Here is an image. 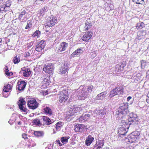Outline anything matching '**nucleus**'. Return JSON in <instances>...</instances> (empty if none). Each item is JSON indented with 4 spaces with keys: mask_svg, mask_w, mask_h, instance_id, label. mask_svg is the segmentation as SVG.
Returning a JSON list of instances; mask_svg holds the SVG:
<instances>
[{
    "mask_svg": "<svg viewBox=\"0 0 149 149\" xmlns=\"http://www.w3.org/2000/svg\"><path fill=\"white\" fill-rule=\"evenodd\" d=\"M128 104H123L117 109L116 113L115 116L118 119L124 118L127 114L129 113Z\"/></svg>",
    "mask_w": 149,
    "mask_h": 149,
    "instance_id": "nucleus-1",
    "label": "nucleus"
},
{
    "mask_svg": "<svg viewBox=\"0 0 149 149\" xmlns=\"http://www.w3.org/2000/svg\"><path fill=\"white\" fill-rule=\"evenodd\" d=\"M93 88L92 85L88 86L87 87L84 88L83 86H80L78 89L79 96L78 98L80 100H84L87 95L91 92Z\"/></svg>",
    "mask_w": 149,
    "mask_h": 149,
    "instance_id": "nucleus-2",
    "label": "nucleus"
},
{
    "mask_svg": "<svg viewBox=\"0 0 149 149\" xmlns=\"http://www.w3.org/2000/svg\"><path fill=\"white\" fill-rule=\"evenodd\" d=\"M140 135V133L139 132L134 131L127 137H125L124 141L127 144L134 143L136 141H137L139 139Z\"/></svg>",
    "mask_w": 149,
    "mask_h": 149,
    "instance_id": "nucleus-3",
    "label": "nucleus"
},
{
    "mask_svg": "<svg viewBox=\"0 0 149 149\" xmlns=\"http://www.w3.org/2000/svg\"><path fill=\"white\" fill-rule=\"evenodd\" d=\"M81 110V109L80 107H75L74 106L70 107V109L66 116V120L68 121H71L77 115V113Z\"/></svg>",
    "mask_w": 149,
    "mask_h": 149,
    "instance_id": "nucleus-4",
    "label": "nucleus"
},
{
    "mask_svg": "<svg viewBox=\"0 0 149 149\" xmlns=\"http://www.w3.org/2000/svg\"><path fill=\"white\" fill-rule=\"evenodd\" d=\"M127 121L126 120V121H125V120H122V126L119 128L118 130L119 136L123 138L125 136L130 127V124L127 123Z\"/></svg>",
    "mask_w": 149,
    "mask_h": 149,
    "instance_id": "nucleus-5",
    "label": "nucleus"
},
{
    "mask_svg": "<svg viewBox=\"0 0 149 149\" xmlns=\"http://www.w3.org/2000/svg\"><path fill=\"white\" fill-rule=\"evenodd\" d=\"M123 120L125 121H126V120H127V123H130V125L132 124L131 123L134 124H138L139 119L137 115L132 112L130 113L128 120Z\"/></svg>",
    "mask_w": 149,
    "mask_h": 149,
    "instance_id": "nucleus-6",
    "label": "nucleus"
},
{
    "mask_svg": "<svg viewBox=\"0 0 149 149\" xmlns=\"http://www.w3.org/2000/svg\"><path fill=\"white\" fill-rule=\"evenodd\" d=\"M59 95V101L60 103L65 102L68 98V93L66 90L60 91Z\"/></svg>",
    "mask_w": 149,
    "mask_h": 149,
    "instance_id": "nucleus-7",
    "label": "nucleus"
},
{
    "mask_svg": "<svg viewBox=\"0 0 149 149\" xmlns=\"http://www.w3.org/2000/svg\"><path fill=\"white\" fill-rule=\"evenodd\" d=\"M123 92V88L122 87H117L111 91L109 97H112L116 95H120Z\"/></svg>",
    "mask_w": 149,
    "mask_h": 149,
    "instance_id": "nucleus-8",
    "label": "nucleus"
},
{
    "mask_svg": "<svg viewBox=\"0 0 149 149\" xmlns=\"http://www.w3.org/2000/svg\"><path fill=\"white\" fill-rule=\"evenodd\" d=\"M54 65L52 63L45 64L43 68V70L45 72L49 74H52L54 69Z\"/></svg>",
    "mask_w": 149,
    "mask_h": 149,
    "instance_id": "nucleus-9",
    "label": "nucleus"
},
{
    "mask_svg": "<svg viewBox=\"0 0 149 149\" xmlns=\"http://www.w3.org/2000/svg\"><path fill=\"white\" fill-rule=\"evenodd\" d=\"M28 107L30 109H35L38 106V103L36 100L33 99H29L27 102Z\"/></svg>",
    "mask_w": 149,
    "mask_h": 149,
    "instance_id": "nucleus-10",
    "label": "nucleus"
},
{
    "mask_svg": "<svg viewBox=\"0 0 149 149\" xmlns=\"http://www.w3.org/2000/svg\"><path fill=\"white\" fill-rule=\"evenodd\" d=\"M57 21V18L53 16H51L48 18L47 22L45 24L46 28H49L54 25Z\"/></svg>",
    "mask_w": 149,
    "mask_h": 149,
    "instance_id": "nucleus-11",
    "label": "nucleus"
},
{
    "mask_svg": "<svg viewBox=\"0 0 149 149\" xmlns=\"http://www.w3.org/2000/svg\"><path fill=\"white\" fill-rule=\"evenodd\" d=\"M26 84V83L25 82L24 80H19L17 83L16 88L19 91H22L24 90Z\"/></svg>",
    "mask_w": 149,
    "mask_h": 149,
    "instance_id": "nucleus-12",
    "label": "nucleus"
},
{
    "mask_svg": "<svg viewBox=\"0 0 149 149\" xmlns=\"http://www.w3.org/2000/svg\"><path fill=\"white\" fill-rule=\"evenodd\" d=\"M74 127V130L76 132H82L84 131L86 129H88L86 126L83 124H77Z\"/></svg>",
    "mask_w": 149,
    "mask_h": 149,
    "instance_id": "nucleus-13",
    "label": "nucleus"
},
{
    "mask_svg": "<svg viewBox=\"0 0 149 149\" xmlns=\"http://www.w3.org/2000/svg\"><path fill=\"white\" fill-rule=\"evenodd\" d=\"M19 73L22 74L24 77H29L31 74V71L29 68L24 67L21 68Z\"/></svg>",
    "mask_w": 149,
    "mask_h": 149,
    "instance_id": "nucleus-14",
    "label": "nucleus"
},
{
    "mask_svg": "<svg viewBox=\"0 0 149 149\" xmlns=\"http://www.w3.org/2000/svg\"><path fill=\"white\" fill-rule=\"evenodd\" d=\"M44 41L42 40L38 42L37 43L35 48L36 50L38 52H40L42 50L44 49L45 46Z\"/></svg>",
    "mask_w": 149,
    "mask_h": 149,
    "instance_id": "nucleus-15",
    "label": "nucleus"
},
{
    "mask_svg": "<svg viewBox=\"0 0 149 149\" xmlns=\"http://www.w3.org/2000/svg\"><path fill=\"white\" fill-rule=\"evenodd\" d=\"M68 46V44L65 42H62L56 48V50L59 52L65 51Z\"/></svg>",
    "mask_w": 149,
    "mask_h": 149,
    "instance_id": "nucleus-16",
    "label": "nucleus"
},
{
    "mask_svg": "<svg viewBox=\"0 0 149 149\" xmlns=\"http://www.w3.org/2000/svg\"><path fill=\"white\" fill-rule=\"evenodd\" d=\"M93 33L91 31H88L86 33L82 38V40L85 41H87L91 37Z\"/></svg>",
    "mask_w": 149,
    "mask_h": 149,
    "instance_id": "nucleus-17",
    "label": "nucleus"
},
{
    "mask_svg": "<svg viewBox=\"0 0 149 149\" xmlns=\"http://www.w3.org/2000/svg\"><path fill=\"white\" fill-rule=\"evenodd\" d=\"M43 112L49 116H51L53 115L52 110L51 108L48 107H45L43 108Z\"/></svg>",
    "mask_w": 149,
    "mask_h": 149,
    "instance_id": "nucleus-18",
    "label": "nucleus"
},
{
    "mask_svg": "<svg viewBox=\"0 0 149 149\" xmlns=\"http://www.w3.org/2000/svg\"><path fill=\"white\" fill-rule=\"evenodd\" d=\"M86 139L85 144L87 146H89L93 141L94 138L91 135H89Z\"/></svg>",
    "mask_w": 149,
    "mask_h": 149,
    "instance_id": "nucleus-19",
    "label": "nucleus"
},
{
    "mask_svg": "<svg viewBox=\"0 0 149 149\" xmlns=\"http://www.w3.org/2000/svg\"><path fill=\"white\" fill-rule=\"evenodd\" d=\"M126 65L125 63H122L121 64L117 65L116 67V71L120 72L123 69V68Z\"/></svg>",
    "mask_w": 149,
    "mask_h": 149,
    "instance_id": "nucleus-20",
    "label": "nucleus"
},
{
    "mask_svg": "<svg viewBox=\"0 0 149 149\" xmlns=\"http://www.w3.org/2000/svg\"><path fill=\"white\" fill-rule=\"evenodd\" d=\"M98 143L97 145V143L95 145L94 149H101L103 146L104 143V140H99L98 141Z\"/></svg>",
    "mask_w": 149,
    "mask_h": 149,
    "instance_id": "nucleus-21",
    "label": "nucleus"
},
{
    "mask_svg": "<svg viewBox=\"0 0 149 149\" xmlns=\"http://www.w3.org/2000/svg\"><path fill=\"white\" fill-rule=\"evenodd\" d=\"M83 52V51L82 50L81 48L78 49L77 50H75V52H73L71 55L72 57H74L78 55H79L80 54H81Z\"/></svg>",
    "mask_w": 149,
    "mask_h": 149,
    "instance_id": "nucleus-22",
    "label": "nucleus"
},
{
    "mask_svg": "<svg viewBox=\"0 0 149 149\" xmlns=\"http://www.w3.org/2000/svg\"><path fill=\"white\" fill-rule=\"evenodd\" d=\"M107 92L105 91L98 94L96 97L95 99L97 100H102L105 97Z\"/></svg>",
    "mask_w": 149,
    "mask_h": 149,
    "instance_id": "nucleus-23",
    "label": "nucleus"
},
{
    "mask_svg": "<svg viewBox=\"0 0 149 149\" xmlns=\"http://www.w3.org/2000/svg\"><path fill=\"white\" fill-rule=\"evenodd\" d=\"M28 10L27 9L24 10L22 11L19 13L18 15V19L19 20H21L22 17L26 14H27Z\"/></svg>",
    "mask_w": 149,
    "mask_h": 149,
    "instance_id": "nucleus-24",
    "label": "nucleus"
},
{
    "mask_svg": "<svg viewBox=\"0 0 149 149\" xmlns=\"http://www.w3.org/2000/svg\"><path fill=\"white\" fill-rule=\"evenodd\" d=\"M41 120H43L44 122L47 125H49L51 123V120L49 118L46 116H42Z\"/></svg>",
    "mask_w": 149,
    "mask_h": 149,
    "instance_id": "nucleus-25",
    "label": "nucleus"
},
{
    "mask_svg": "<svg viewBox=\"0 0 149 149\" xmlns=\"http://www.w3.org/2000/svg\"><path fill=\"white\" fill-rule=\"evenodd\" d=\"M70 137L68 136H62L61 139L60 140L63 145L67 143L68 141V140L70 139Z\"/></svg>",
    "mask_w": 149,
    "mask_h": 149,
    "instance_id": "nucleus-26",
    "label": "nucleus"
},
{
    "mask_svg": "<svg viewBox=\"0 0 149 149\" xmlns=\"http://www.w3.org/2000/svg\"><path fill=\"white\" fill-rule=\"evenodd\" d=\"M43 81H42L43 84L46 86H48L50 83V78L49 77H46L45 78L43 79Z\"/></svg>",
    "mask_w": 149,
    "mask_h": 149,
    "instance_id": "nucleus-27",
    "label": "nucleus"
},
{
    "mask_svg": "<svg viewBox=\"0 0 149 149\" xmlns=\"http://www.w3.org/2000/svg\"><path fill=\"white\" fill-rule=\"evenodd\" d=\"M19 107L24 106L26 104V102L23 98L20 97L19 100L17 102Z\"/></svg>",
    "mask_w": 149,
    "mask_h": 149,
    "instance_id": "nucleus-28",
    "label": "nucleus"
},
{
    "mask_svg": "<svg viewBox=\"0 0 149 149\" xmlns=\"http://www.w3.org/2000/svg\"><path fill=\"white\" fill-rule=\"evenodd\" d=\"M33 124L37 126H41L42 125V123L41 121L38 118H36L32 121Z\"/></svg>",
    "mask_w": 149,
    "mask_h": 149,
    "instance_id": "nucleus-29",
    "label": "nucleus"
},
{
    "mask_svg": "<svg viewBox=\"0 0 149 149\" xmlns=\"http://www.w3.org/2000/svg\"><path fill=\"white\" fill-rule=\"evenodd\" d=\"M11 89V86L9 84H8L4 86L3 90L5 92H8Z\"/></svg>",
    "mask_w": 149,
    "mask_h": 149,
    "instance_id": "nucleus-30",
    "label": "nucleus"
},
{
    "mask_svg": "<svg viewBox=\"0 0 149 149\" xmlns=\"http://www.w3.org/2000/svg\"><path fill=\"white\" fill-rule=\"evenodd\" d=\"M68 70V67L66 66L65 67V65L62 67V68L60 70L59 73L62 74H65Z\"/></svg>",
    "mask_w": 149,
    "mask_h": 149,
    "instance_id": "nucleus-31",
    "label": "nucleus"
},
{
    "mask_svg": "<svg viewBox=\"0 0 149 149\" xmlns=\"http://www.w3.org/2000/svg\"><path fill=\"white\" fill-rule=\"evenodd\" d=\"M147 0H133L132 1L137 4L144 5L147 2Z\"/></svg>",
    "mask_w": 149,
    "mask_h": 149,
    "instance_id": "nucleus-32",
    "label": "nucleus"
},
{
    "mask_svg": "<svg viewBox=\"0 0 149 149\" xmlns=\"http://www.w3.org/2000/svg\"><path fill=\"white\" fill-rule=\"evenodd\" d=\"M97 114L100 115H103L106 114V109H103L98 110L96 112Z\"/></svg>",
    "mask_w": 149,
    "mask_h": 149,
    "instance_id": "nucleus-33",
    "label": "nucleus"
},
{
    "mask_svg": "<svg viewBox=\"0 0 149 149\" xmlns=\"http://www.w3.org/2000/svg\"><path fill=\"white\" fill-rule=\"evenodd\" d=\"M34 134L36 136H42L44 135V132L42 131H34Z\"/></svg>",
    "mask_w": 149,
    "mask_h": 149,
    "instance_id": "nucleus-34",
    "label": "nucleus"
},
{
    "mask_svg": "<svg viewBox=\"0 0 149 149\" xmlns=\"http://www.w3.org/2000/svg\"><path fill=\"white\" fill-rule=\"evenodd\" d=\"M86 26L85 28L86 30H88L92 26V24L91 22H88V20H86L85 23Z\"/></svg>",
    "mask_w": 149,
    "mask_h": 149,
    "instance_id": "nucleus-35",
    "label": "nucleus"
},
{
    "mask_svg": "<svg viewBox=\"0 0 149 149\" xmlns=\"http://www.w3.org/2000/svg\"><path fill=\"white\" fill-rule=\"evenodd\" d=\"M33 21L32 20H29L27 21V24L25 27V29H27L30 28L32 25Z\"/></svg>",
    "mask_w": 149,
    "mask_h": 149,
    "instance_id": "nucleus-36",
    "label": "nucleus"
},
{
    "mask_svg": "<svg viewBox=\"0 0 149 149\" xmlns=\"http://www.w3.org/2000/svg\"><path fill=\"white\" fill-rule=\"evenodd\" d=\"M62 126V122H59L56 124V128L57 131H59L60 130L61 127Z\"/></svg>",
    "mask_w": 149,
    "mask_h": 149,
    "instance_id": "nucleus-37",
    "label": "nucleus"
},
{
    "mask_svg": "<svg viewBox=\"0 0 149 149\" xmlns=\"http://www.w3.org/2000/svg\"><path fill=\"white\" fill-rule=\"evenodd\" d=\"M84 119L86 121H87L88 119H89L91 115L89 113H85L83 114L82 115Z\"/></svg>",
    "mask_w": 149,
    "mask_h": 149,
    "instance_id": "nucleus-38",
    "label": "nucleus"
},
{
    "mask_svg": "<svg viewBox=\"0 0 149 149\" xmlns=\"http://www.w3.org/2000/svg\"><path fill=\"white\" fill-rule=\"evenodd\" d=\"M19 108L22 112H24L26 114L29 111L26 108L24 107V106H19Z\"/></svg>",
    "mask_w": 149,
    "mask_h": 149,
    "instance_id": "nucleus-39",
    "label": "nucleus"
},
{
    "mask_svg": "<svg viewBox=\"0 0 149 149\" xmlns=\"http://www.w3.org/2000/svg\"><path fill=\"white\" fill-rule=\"evenodd\" d=\"M140 63L141 68L143 69L146 66L147 63L146 61L142 60L140 61Z\"/></svg>",
    "mask_w": 149,
    "mask_h": 149,
    "instance_id": "nucleus-40",
    "label": "nucleus"
},
{
    "mask_svg": "<svg viewBox=\"0 0 149 149\" xmlns=\"http://www.w3.org/2000/svg\"><path fill=\"white\" fill-rule=\"evenodd\" d=\"M20 61V59L19 56H16L13 60V62L15 64L18 63Z\"/></svg>",
    "mask_w": 149,
    "mask_h": 149,
    "instance_id": "nucleus-41",
    "label": "nucleus"
},
{
    "mask_svg": "<svg viewBox=\"0 0 149 149\" xmlns=\"http://www.w3.org/2000/svg\"><path fill=\"white\" fill-rule=\"evenodd\" d=\"M144 24L143 22H139L138 23L136 26V28L137 29H142L144 26Z\"/></svg>",
    "mask_w": 149,
    "mask_h": 149,
    "instance_id": "nucleus-42",
    "label": "nucleus"
},
{
    "mask_svg": "<svg viewBox=\"0 0 149 149\" xmlns=\"http://www.w3.org/2000/svg\"><path fill=\"white\" fill-rule=\"evenodd\" d=\"M40 34V31L39 30H36L33 33V34L32 35V36L33 37H35L36 36H38Z\"/></svg>",
    "mask_w": 149,
    "mask_h": 149,
    "instance_id": "nucleus-43",
    "label": "nucleus"
},
{
    "mask_svg": "<svg viewBox=\"0 0 149 149\" xmlns=\"http://www.w3.org/2000/svg\"><path fill=\"white\" fill-rule=\"evenodd\" d=\"M77 120L79 122L81 123H83L85 122L86 121L84 118L83 117H82V116H80L79 119H77Z\"/></svg>",
    "mask_w": 149,
    "mask_h": 149,
    "instance_id": "nucleus-44",
    "label": "nucleus"
},
{
    "mask_svg": "<svg viewBox=\"0 0 149 149\" xmlns=\"http://www.w3.org/2000/svg\"><path fill=\"white\" fill-rule=\"evenodd\" d=\"M33 49L32 48L29 51V52H28L26 53H25V57H28L30 55V53H32L33 51Z\"/></svg>",
    "mask_w": 149,
    "mask_h": 149,
    "instance_id": "nucleus-45",
    "label": "nucleus"
},
{
    "mask_svg": "<svg viewBox=\"0 0 149 149\" xmlns=\"http://www.w3.org/2000/svg\"><path fill=\"white\" fill-rule=\"evenodd\" d=\"M6 7L4 5L2 6L0 8V11L1 12H3V11L5 12L7 11V10H6Z\"/></svg>",
    "mask_w": 149,
    "mask_h": 149,
    "instance_id": "nucleus-46",
    "label": "nucleus"
},
{
    "mask_svg": "<svg viewBox=\"0 0 149 149\" xmlns=\"http://www.w3.org/2000/svg\"><path fill=\"white\" fill-rule=\"evenodd\" d=\"M11 5V2L10 1H8L6 2V4H5V6L6 7L8 8L10 7V6Z\"/></svg>",
    "mask_w": 149,
    "mask_h": 149,
    "instance_id": "nucleus-47",
    "label": "nucleus"
},
{
    "mask_svg": "<svg viewBox=\"0 0 149 149\" xmlns=\"http://www.w3.org/2000/svg\"><path fill=\"white\" fill-rule=\"evenodd\" d=\"M7 93V92H4L2 93V94L3 97H7L8 96L9 94L8 93Z\"/></svg>",
    "mask_w": 149,
    "mask_h": 149,
    "instance_id": "nucleus-48",
    "label": "nucleus"
},
{
    "mask_svg": "<svg viewBox=\"0 0 149 149\" xmlns=\"http://www.w3.org/2000/svg\"><path fill=\"white\" fill-rule=\"evenodd\" d=\"M6 75L7 76H10L12 75L13 74V73L12 72H9V70L5 72Z\"/></svg>",
    "mask_w": 149,
    "mask_h": 149,
    "instance_id": "nucleus-49",
    "label": "nucleus"
},
{
    "mask_svg": "<svg viewBox=\"0 0 149 149\" xmlns=\"http://www.w3.org/2000/svg\"><path fill=\"white\" fill-rule=\"evenodd\" d=\"M56 143L58 144L60 146H62L63 145V144H62L61 143L59 140H56Z\"/></svg>",
    "mask_w": 149,
    "mask_h": 149,
    "instance_id": "nucleus-50",
    "label": "nucleus"
},
{
    "mask_svg": "<svg viewBox=\"0 0 149 149\" xmlns=\"http://www.w3.org/2000/svg\"><path fill=\"white\" fill-rule=\"evenodd\" d=\"M22 137L25 139H27L28 137L27 136V134L25 133H23L22 135Z\"/></svg>",
    "mask_w": 149,
    "mask_h": 149,
    "instance_id": "nucleus-51",
    "label": "nucleus"
},
{
    "mask_svg": "<svg viewBox=\"0 0 149 149\" xmlns=\"http://www.w3.org/2000/svg\"><path fill=\"white\" fill-rule=\"evenodd\" d=\"M42 1L40 0H36L35 3L37 4H41Z\"/></svg>",
    "mask_w": 149,
    "mask_h": 149,
    "instance_id": "nucleus-52",
    "label": "nucleus"
},
{
    "mask_svg": "<svg viewBox=\"0 0 149 149\" xmlns=\"http://www.w3.org/2000/svg\"><path fill=\"white\" fill-rule=\"evenodd\" d=\"M45 12L42 9H41L40 11L39 14H40V16H42L44 14V13Z\"/></svg>",
    "mask_w": 149,
    "mask_h": 149,
    "instance_id": "nucleus-53",
    "label": "nucleus"
},
{
    "mask_svg": "<svg viewBox=\"0 0 149 149\" xmlns=\"http://www.w3.org/2000/svg\"><path fill=\"white\" fill-rule=\"evenodd\" d=\"M33 42H31L28 44L27 47L29 48L31 47L33 44Z\"/></svg>",
    "mask_w": 149,
    "mask_h": 149,
    "instance_id": "nucleus-54",
    "label": "nucleus"
},
{
    "mask_svg": "<svg viewBox=\"0 0 149 149\" xmlns=\"http://www.w3.org/2000/svg\"><path fill=\"white\" fill-rule=\"evenodd\" d=\"M15 119L14 120H11V119H10L8 121V122L11 125L15 122Z\"/></svg>",
    "mask_w": 149,
    "mask_h": 149,
    "instance_id": "nucleus-55",
    "label": "nucleus"
},
{
    "mask_svg": "<svg viewBox=\"0 0 149 149\" xmlns=\"http://www.w3.org/2000/svg\"><path fill=\"white\" fill-rule=\"evenodd\" d=\"M3 70L5 72L8 71L9 70H8L7 66L6 65L3 68Z\"/></svg>",
    "mask_w": 149,
    "mask_h": 149,
    "instance_id": "nucleus-56",
    "label": "nucleus"
},
{
    "mask_svg": "<svg viewBox=\"0 0 149 149\" xmlns=\"http://www.w3.org/2000/svg\"><path fill=\"white\" fill-rule=\"evenodd\" d=\"M42 9L44 10L45 12H46L48 10L47 7V6H45L42 8Z\"/></svg>",
    "mask_w": 149,
    "mask_h": 149,
    "instance_id": "nucleus-57",
    "label": "nucleus"
},
{
    "mask_svg": "<svg viewBox=\"0 0 149 149\" xmlns=\"http://www.w3.org/2000/svg\"><path fill=\"white\" fill-rule=\"evenodd\" d=\"M132 99V97L129 96L127 98V101H129L131 99Z\"/></svg>",
    "mask_w": 149,
    "mask_h": 149,
    "instance_id": "nucleus-58",
    "label": "nucleus"
},
{
    "mask_svg": "<svg viewBox=\"0 0 149 149\" xmlns=\"http://www.w3.org/2000/svg\"><path fill=\"white\" fill-rule=\"evenodd\" d=\"M22 124V122L21 121H19L18 123H17V124L18 125H21Z\"/></svg>",
    "mask_w": 149,
    "mask_h": 149,
    "instance_id": "nucleus-59",
    "label": "nucleus"
},
{
    "mask_svg": "<svg viewBox=\"0 0 149 149\" xmlns=\"http://www.w3.org/2000/svg\"><path fill=\"white\" fill-rule=\"evenodd\" d=\"M146 101L148 103H149V98H148L146 99Z\"/></svg>",
    "mask_w": 149,
    "mask_h": 149,
    "instance_id": "nucleus-60",
    "label": "nucleus"
},
{
    "mask_svg": "<svg viewBox=\"0 0 149 149\" xmlns=\"http://www.w3.org/2000/svg\"><path fill=\"white\" fill-rule=\"evenodd\" d=\"M6 10H7V11H9L10 10V7H8V8L6 7Z\"/></svg>",
    "mask_w": 149,
    "mask_h": 149,
    "instance_id": "nucleus-61",
    "label": "nucleus"
},
{
    "mask_svg": "<svg viewBox=\"0 0 149 149\" xmlns=\"http://www.w3.org/2000/svg\"><path fill=\"white\" fill-rule=\"evenodd\" d=\"M147 97H148L149 98V92L148 93V94H147Z\"/></svg>",
    "mask_w": 149,
    "mask_h": 149,
    "instance_id": "nucleus-62",
    "label": "nucleus"
},
{
    "mask_svg": "<svg viewBox=\"0 0 149 149\" xmlns=\"http://www.w3.org/2000/svg\"><path fill=\"white\" fill-rule=\"evenodd\" d=\"M103 149H109V148H103Z\"/></svg>",
    "mask_w": 149,
    "mask_h": 149,
    "instance_id": "nucleus-63",
    "label": "nucleus"
},
{
    "mask_svg": "<svg viewBox=\"0 0 149 149\" xmlns=\"http://www.w3.org/2000/svg\"><path fill=\"white\" fill-rule=\"evenodd\" d=\"M55 89H54V92H55Z\"/></svg>",
    "mask_w": 149,
    "mask_h": 149,
    "instance_id": "nucleus-64",
    "label": "nucleus"
}]
</instances>
